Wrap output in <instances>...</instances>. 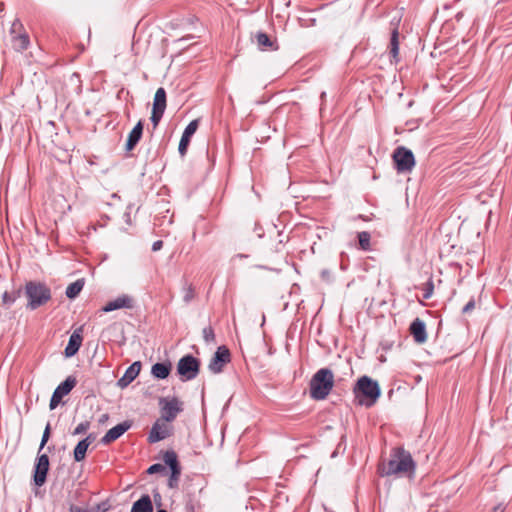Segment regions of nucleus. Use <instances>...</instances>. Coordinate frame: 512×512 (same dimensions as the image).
Returning <instances> with one entry per match:
<instances>
[{"instance_id": "1", "label": "nucleus", "mask_w": 512, "mask_h": 512, "mask_svg": "<svg viewBox=\"0 0 512 512\" xmlns=\"http://www.w3.org/2000/svg\"><path fill=\"white\" fill-rule=\"evenodd\" d=\"M415 470L416 463L411 453L403 447L393 448L388 462L378 466V472L382 477L395 475L413 478Z\"/></svg>"}, {"instance_id": "2", "label": "nucleus", "mask_w": 512, "mask_h": 512, "mask_svg": "<svg viewBox=\"0 0 512 512\" xmlns=\"http://www.w3.org/2000/svg\"><path fill=\"white\" fill-rule=\"evenodd\" d=\"M353 392L355 398L358 399L359 404L370 407L376 403L381 395V389L377 381L364 375L360 377L354 388Z\"/></svg>"}, {"instance_id": "3", "label": "nucleus", "mask_w": 512, "mask_h": 512, "mask_svg": "<svg viewBox=\"0 0 512 512\" xmlns=\"http://www.w3.org/2000/svg\"><path fill=\"white\" fill-rule=\"evenodd\" d=\"M334 386V374L329 368L319 369L310 380V396L314 400H324Z\"/></svg>"}, {"instance_id": "4", "label": "nucleus", "mask_w": 512, "mask_h": 512, "mask_svg": "<svg viewBox=\"0 0 512 512\" xmlns=\"http://www.w3.org/2000/svg\"><path fill=\"white\" fill-rule=\"evenodd\" d=\"M24 293L28 300L26 308L33 311L44 306L51 300V289L43 282L28 281L24 287Z\"/></svg>"}, {"instance_id": "5", "label": "nucleus", "mask_w": 512, "mask_h": 512, "mask_svg": "<svg viewBox=\"0 0 512 512\" xmlns=\"http://www.w3.org/2000/svg\"><path fill=\"white\" fill-rule=\"evenodd\" d=\"M201 362L191 354L184 355L177 363V374L183 382L195 379L200 371Z\"/></svg>"}, {"instance_id": "6", "label": "nucleus", "mask_w": 512, "mask_h": 512, "mask_svg": "<svg viewBox=\"0 0 512 512\" xmlns=\"http://www.w3.org/2000/svg\"><path fill=\"white\" fill-rule=\"evenodd\" d=\"M393 160L399 173L410 172L415 166L413 152L404 146H399L394 150Z\"/></svg>"}, {"instance_id": "7", "label": "nucleus", "mask_w": 512, "mask_h": 512, "mask_svg": "<svg viewBox=\"0 0 512 512\" xmlns=\"http://www.w3.org/2000/svg\"><path fill=\"white\" fill-rule=\"evenodd\" d=\"M161 417L163 420L172 422L177 415L183 411V403L177 397H162L159 399Z\"/></svg>"}, {"instance_id": "8", "label": "nucleus", "mask_w": 512, "mask_h": 512, "mask_svg": "<svg viewBox=\"0 0 512 512\" xmlns=\"http://www.w3.org/2000/svg\"><path fill=\"white\" fill-rule=\"evenodd\" d=\"M231 361V354L226 346H219L210 359L208 369L213 374H219L223 371L226 364Z\"/></svg>"}, {"instance_id": "9", "label": "nucleus", "mask_w": 512, "mask_h": 512, "mask_svg": "<svg viewBox=\"0 0 512 512\" xmlns=\"http://www.w3.org/2000/svg\"><path fill=\"white\" fill-rule=\"evenodd\" d=\"M166 109V91L163 87L156 90L153 100L151 122L153 127L156 128L161 121Z\"/></svg>"}, {"instance_id": "10", "label": "nucleus", "mask_w": 512, "mask_h": 512, "mask_svg": "<svg viewBox=\"0 0 512 512\" xmlns=\"http://www.w3.org/2000/svg\"><path fill=\"white\" fill-rule=\"evenodd\" d=\"M77 380L74 376H68L62 383H60L56 389L54 390L50 403L49 408L50 410H54L59 403L61 402L62 398L66 395H68L72 389L76 386Z\"/></svg>"}, {"instance_id": "11", "label": "nucleus", "mask_w": 512, "mask_h": 512, "mask_svg": "<svg viewBox=\"0 0 512 512\" xmlns=\"http://www.w3.org/2000/svg\"><path fill=\"white\" fill-rule=\"evenodd\" d=\"M38 453H40L38 451ZM49 457L47 454H38L33 470V481L38 487L45 484L49 471Z\"/></svg>"}, {"instance_id": "12", "label": "nucleus", "mask_w": 512, "mask_h": 512, "mask_svg": "<svg viewBox=\"0 0 512 512\" xmlns=\"http://www.w3.org/2000/svg\"><path fill=\"white\" fill-rule=\"evenodd\" d=\"M169 421L159 418L152 425L148 435L149 443H156L172 435L173 427L168 424Z\"/></svg>"}, {"instance_id": "13", "label": "nucleus", "mask_w": 512, "mask_h": 512, "mask_svg": "<svg viewBox=\"0 0 512 512\" xmlns=\"http://www.w3.org/2000/svg\"><path fill=\"white\" fill-rule=\"evenodd\" d=\"M132 426V422L129 420L123 421L113 428L109 429L106 434L101 438V443L103 445H108L118 438H120L126 431H128Z\"/></svg>"}, {"instance_id": "14", "label": "nucleus", "mask_w": 512, "mask_h": 512, "mask_svg": "<svg viewBox=\"0 0 512 512\" xmlns=\"http://www.w3.org/2000/svg\"><path fill=\"white\" fill-rule=\"evenodd\" d=\"M409 332L414 341L418 344H423L427 340L426 325L420 318H415L409 327Z\"/></svg>"}, {"instance_id": "15", "label": "nucleus", "mask_w": 512, "mask_h": 512, "mask_svg": "<svg viewBox=\"0 0 512 512\" xmlns=\"http://www.w3.org/2000/svg\"><path fill=\"white\" fill-rule=\"evenodd\" d=\"M197 128H198V120H193L184 129V132L181 136L179 146H178L179 154L182 157L185 156V154L187 152V148L190 143V139L196 132Z\"/></svg>"}, {"instance_id": "16", "label": "nucleus", "mask_w": 512, "mask_h": 512, "mask_svg": "<svg viewBox=\"0 0 512 512\" xmlns=\"http://www.w3.org/2000/svg\"><path fill=\"white\" fill-rule=\"evenodd\" d=\"M141 362L136 361L132 363L125 371L124 375L117 381V386L120 388L127 387L140 373Z\"/></svg>"}, {"instance_id": "17", "label": "nucleus", "mask_w": 512, "mask_h": 512, "mask_svg": "<svg viewBox=\"0 0 512 512\" xmlns=\"http://www.w3.org/2000/svg\"><path fill=\"white\" fill-rule=\"evenodd\" d=\"M121 308H133V299L128 295H121L116 299L109 301L103 308V312H111Z\"/></svg>"}, {"instance_id": "18", "label": "nucleus", "mask_w": 512, "mask_h": 512, "mask_svg": "<svg viewBox=\"0 0 512 512\" xmlns=\"http://www.w3.org/2000/svg\"><path fill=\"white\" fill-rule=\"evenodd\" d=\"M143 127V122L139 120L134 128L130 131L125 145L126 151H132L139 143L143 135Z\"/></svg>"}, {"instance_id": "19", "label": "nucleus", "mask_w": 512, "mask_h": 512, "mask_svg": "<svg viewBox=\"0 0 512 512\" xmlns=\"http://www.w3.org/2000/svg\"><path fill=\"white\" fill-rule=\"evenodd\" d=\"M257 46L262 51H276L278 50V43L276 40L270 38L265 32H257L255 35Z\"/></svg>"}, {"instance_id": "20", "label": "nucleus", "mask_w": 512, "mask_h": 512, "mask_svg": "<svg viewBox=\"0 0 512 512\" xmlns=\"http://www.w3.org/2000/svg\"><path fill=\"white\" fill-rule=\"evenodd\" d=\"M95 440L94 434H89L84 439L80 440L73 450L74 460L80 462L85 459L86 452L89 445Z\"/></svg>"}, {"instance_id": "21", "label": "nucleus", "mask_w": 512, "mask_h": 512, "mask_svg": "<svg viewBox=\"0 0 512 512\" xmlns=\"http://www.w3.org/2000/svg\"><path fill=\"white\" fill-rule=\"evenodd\" d=\"M79 331L80 330L74 331L69 337L68 344L64 350V354L66 357H73L79 351L83 340Z\"/></svg>"}, {"instance_id": "22", "label": "nucleus", "mask_w": 512, "mask_h": 512, "mask_svg": "<svg viewBox=\"0 0 512 512\" xmlns=\"http://www.w3.org/2000/svg\"><path fill=\"white\" fill-rule=\"evenodd\" d=\"M172 370L171 362H157L152 365L151 374L156 379H166Z\"/></svg>"}, {"instance_id": "23", "label": "nucleus", "mask_w": 512, "mask_h": 512, "mask_svg": "<svg viewBox=\"0 0 512 512\" xmlns=\"http://www.w3.org/2000/svg\"><path fill=\"white\" fill-rule=\"evenodd\" d=\"M131 512H153V504L148 494H144L132 505Z\"/></svg>"}, {"instance_id": "24", "label": "nucleus", "mask_w": 512, "mask_h": 512, "mask_svg": "<svg viewBox=\"0 0 512 512\" xmlns=\"http://www.w3.org/2000/svg\"><path fill=\"white\" fill-rule=\"evenodd\" d=\"M12 47L17 52L26 50L30 45V38L28 33L25 31L13 36L11 39Z\"/></svg>"}, {"instance_id": "25", "label": "nucleus", "mask_w": 512, "mask_h": 512, "mask_svg": "<svg viewBox=\"0 0 512 512\" xmlns=\"http://www.w3.org/2000/svg\"><path fill=\"white\" fill-rule=\"evenodd\" d=\"M389 53L392 60L397 63L399 61V32L397 28H394L391 33Z\"/></svg>"}, {"instance_id": "26", "label": "nucleus", "mask_w": 512, "mask_h": 512, "mask_svg": "<svg viewBox=\"0 0 512 512\" xmlns=\"http://www.w3.org/2000/svg\"><path fill=\"white\" fill-rule=\"evenodd\" d=\"M84 284H85L84 278L77 279L75 282L68 285V287L66 288V291H65V295L69 299L76 298L82 291Z\"/></svg>"}, {"instance_id": "27", "label": "nucleus", "mask_w": 512, "mask_h": 512, "mask_svg": "<svg viewBox=\"0 0 512 512\" xmlns=\"http://www.w3.org/2000/svg\"><path fill=\"white\" fill-rule=\"evenodd\" d=\"M163 460L164 463L170 468V470L181 468L177 454L174 450L165 451Z\"/></svg>"}, {"instance_id": "28", "label": "nucleus", "mask_w": 512, "mask_h": 512, "mask_svg": "<svg viewBox=\"0 0 512 512\" xmlns=\"http://www.w3.org/2000/svg\"><path fill=\"white\" fill-rule=\"evenodd\" d=\"M22 294V290L19 288V289H16V290H13L11 292H8V291H5L3 294H2V303L4 306H6L7 308H9L12 304L15 303V301L20 298Z\"/></svg>"}, {"instance_id": "29", "label": "nucleus", "mask_w": 512, "mask_h": 512, "mask_svg": "<svg viewBox=\"0 0 512 512\" xmlns=\"http://www.w3.org/2000/svg\"><path fill=\"white\" fill-rule=\"evenodd\" d=\"M358 242H359V248L364 251H370L371 250V235L367 231H362L357 234Z\"/></svg>"}, {"instance_id": "30", "label": "nucleus", "mask_w": 512, "mask_h": 512, "mask_svg": "<svg viewBox=\"0 0 512 512\" xmlns=\"http://www.w3.org/2000/svg\"><path fill=\"white\" fill-rule=\"evenodd\" d=\"M183 302L189 304L195 298V289L192 284L184 283L183 288Z\"/></svg>"}, {"instance_id": "31", "label": "nucleus", "mask_w": 512, "mask_h": 512, "mask_svg": "<svg viewBox=\"0 0 512 512\" xmlns=\"http://www.w3.org/2000/svg\"><path fill=\"white\" fill-rule=\"evenodd\" d=\"M422 290H423V295H422L423 299L427 300L432 297L433 292H434V283H433L432 277H430L428 279V281L423 284Z\"/></svg>"}, {"instance_id": "32", "label": "nucleus", "mask_w": 512, "mask_h": 512, "mask_svg": "<svg viewBox=\"0 0 512 512\" xmlns=\"http://www.w3.org/2000/svg\"><path fill=\"white\" fill-rule=\"evenodd\" d=\"M181 475V468L171 470V474L168 480V486L170 488H176Z\"/></svg>"}, {"instance_id": "33", "label": "nucleus", "mask_w": 512, "mask_h": 512, "mask_svg": "<svg viewBox=\"0 0 512 512\" xmlns=\"http://www.w3.org/2000/svg\"><path fill=\"white\" fill-rule=\"evenodd\" d=\"M203 339L206 343H214L215 342V333L212 326H207L203 328L202 331Z\"/></svg>"}, {"instance_id": "34", "label": "nucleus", "mask_w": 512, "mask_h": 512, "mask_svg": "<svg viewBox=\"0 0 512 512\" xmlns=\"http://www.w3.org/2000/svg\"><path fill=\"white\" fill-rule=\"evenodd\" d=\"M25 32V29L23 27V24L21 23V21L19 19H15L11 25V28H10V36L11 38L13 36H16L17 34L19 33H23Z\"/></svg>"}, {"instance_id": "35", "label": "nucleus", "mask_w": 512, "mask_h": 512, "mask_svg": "<svg viewBox=\"0 0 512 512\" xmlns=\"http://www.w3.org/2000/svg\"><path fill=\"white\" fill-rule=\"evenodd\" d=\"M89 428H90V422L89 421L81 422L72 431V435L76 436V435L84 434V433H86L88 431Z\"/></svg>"}, {"instance_id": "36", "label": "nucleus", "mask_w": 512, "mask_h": 512, "mask_svg": "<svg viewBox=\"0 0 512 512\" xmlns=\"http://www.w3.org/2000/svg\"><path fill=\"white\" fill-rule=\"evenodd\" d=\"M50 435H51V426H50V423H47V425H46V427L44 429L43 435H42L41 443H40V446H39V452L47 444V442H48V440L50 438Z\"/></svg>"}, {"instance_id": "37", "label": "nucleus", "mask_w": 512, "mask_h": 512, "mask_svg": "<svg viewBox=\"0 0 512 512\" xmlns=\"http://www.w3.org/2000/svg\"><path fill=\"white\" fill-rule=\"evenodd\" d=\"M163 471H165V466L160 463H155L147 469V473L150 475L159 473V472H163Z\"/></svg>"}, {"instance_id": "38", "label": "nucleus", "mask_w": 512, "mask_h": 512, "mask_svg": "<svg viewBox=\"0 0 512 512\" xmlns=\"http://www.w3.org/2000/svg\"><path fill=\"white\" fill-rule=\"evenodd\" d=\"M475 299L471 298L467 304L462 308V313L467 314L470 313L475 308Z\"/></svg>"}, {"instance_id": "39", "label": "nucleus", "mask_w": 512, "mask_h": 512, "mask_svg": "<svg viewBox=\"0 0 512 512\" xmlns=\"http://www.w3.org/2000/svg\"><path fill=\"white\" fill-rule=\"evenodd\" d=\"M163 247V241L157 240L152 244V251H159Z\"/></svg>"}, {"instance_id": "40", "label": "nucleus", "mask_w": 512, "mask_h": 512, "mask_svg": "<svg viewBox=\"0 0 512 512\" xmlns=\"http://www.w3.org/2000/svg\"><path fill=\"white\" fill-rule=\"evenodd\" d=\"M108 510L107 503L103 502L96 507V512H106Z\"/></svg>"}, {"instance_id": "41", "label": "nucleus", "mask_w": 512, "mask_h": 512, "mask_svg": "<svg viewBox=\"0 0 512 512\" xmlns=\"http://www.w3.org/2000/svg\"><path fill=\"white\" fill-rule=\"evenodd\" d=\"M108 419H109V414L104 413V414H102V415L99 417L98 422H99L100 424H104Z\"/></svg>"}, {"instance_id": "42", "label": "nucleus", "mask_w": 512, "mask_h": 512, "mask_svg": "<svg viewBox=\"0 0 512 512\" xmlns=\"http://www.w3.org/2000/svg\"><path fill=\"white\" fill-rule=\"evenodd\" d=\"M504 510L505 507L502 504H498L493 508L492 512H504Z\"/></svg>"}, {"instance_id": "43", "label": "nucleus", "mask_w": 512, "mask_h": 512, "mask_svg": "<svg viewBox=\"0 0 512 512\" xmlns=\"http://www.w3.org/2000/svg\"><path fill=\"white\" fill-rule=\"evenodd\" d=\"M321 277L324 280H328L330 277V272L328 270H322L321 271Z\"/></svg>"}, {"instance_id": "44", "label": "nucleus", "mask_w": 512, "mask_h": 512, "mask_svg": "<svg viewBox=\"0 0 512 512\" xmlns=\"http://www.w3.org/2000/svg\"><path fill=\"white\" fill-rule=\"evenodd\" d=\"M70 512H85L82 508L78 507V506H71L70 507Z\"/></svg>"}, {"instance_id": "45", "label": "nucleus", "mask_w": 512, "mask_h": 512, "mask_svg": "<svg viewBox=\"0 0 512 512\" xmlns=\"http://www.w3.org/2000/svg\"><path fill=\"white\" fill-rule=\"evenodd\" d=\"M323 98H326V93L325 92L321 93V99H323Z\"/></svg>"}, {"instance_id": "46", "label": "nucleus", "mask_w": 512, "mask_h": 512, "mask_svg": "<svg viewBox=\"0 0 512 512\" xmlns=\"http://www.w3.org/2000/svg\"><path fill=\"white\" fill-rule=\"evenodd\" d=\"M157 512H167V511L164 509H159Z\"/></svg>"}, {"instance_id": "47", "label": "nucleus", "mask_w": 512, "mask_h": 512, "mask_svg": "<svg viewBox=\"0 0 512 512\" xmlns=\"http://www.w3.org/2000/svg\"><path fill=\"white\" fill-rule=\"evenodd\" d=\"M188 512H194V509L193 507H190L189 511Z\"/></svg>"}]
</instances>
